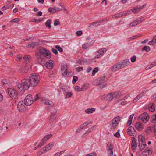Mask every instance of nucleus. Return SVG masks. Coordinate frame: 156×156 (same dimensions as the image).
<instances>
[{"instance_id":"1","label":"nucleus","mask_w":156,"mask_h":156,"mask_svg":"<svg viewBox=\"0 0 156 156\" xmlns=\"http://www.w3.org/2000/svg\"><path fill=\"white\" fill-rule=\"evenodd\" d=\"M40 80L39 76L35 73L31 74L30 79L24 78L21 80V82L18 83L16 87L19 90L23 92L27 90L31 85L34 87L36 86Z\"/></svg>"},{"instance_id":"2","label":"nucleus","mask_w":156,"mask_h":156,"mask_svg":"<svg viewBox=\"0 0 156 156\" xmlns=\"http://www.w3.org/2000/svg\"><path fill=\"white\" fill-rule=\"evenodd\" d=\"M36 56L37 62L40 64L42 63L43 59L50 58L51 56L49 51L43 47L40 48L39 51L36 52Z\"/></svg>"},{"instance_id":"3","label":"nucleus","mask_w":156,"mask_h":156,"mask_svg":"<svg viewBox=\"0 0 156 156\" xmlns=\"http://www.w3.org/2000/svg\"><path fill=\"white\" fill-rule=\"evenodd\" d=\"M120 94L118 92H112L102 96L101 99L104 101H111L114 99L119 98Z\"/></svg>"},{"instance_id":"4","label":"nucleus","mask_w":156,"mask_h":156,"mask_svg":"<svg viewBox=\"0 0 156 156\" xmlns=\"http://www.w3.org/2000/svg\"><path fill=\"white\" fill-rule=\"evenodd\" d=\"M39 99V98L38 96V94H36L34 96V99L32 98L31 95L29 94L26 97L24 100V103L27 105L30 106L31 105L34 101L37 100Z\"/></svg>"},{"instance_id":"5","label":"nucleus","mask_w":156,"mask_h":156,"mask_svg":"<svg viewBox=\"0 0 156 156\" xmlns=\"http://www.w3.org/2000/svg\"><path fill=\"white\" fill-rule=\"evenodd\" d=\"M107 80L106 77L105 76L100 77L97 79V84L99 85V88L100 89H101L107 86V84L106 82Z\"/></svg>"},{"instance_id":"6","label":"nucleus","mask_w":156,"mask_h":156,"mask_svg":"<svg viewBox=\"0 0 156 156\" xmlns=\"http://www.w3.org/2000/svg\"><path fill=\"white\" fill-rule=\"evenodd\" d=\"M139 141V147L140 150H142L146 146L145 138L142 135H139L138 136Z\"/></svg>"},{"instance_id":"7","label":"nucleus","mask_w":156,"mask_h":156,"mask_svg":"<svg viewBox=\"0 0 156 156\" xmlns=\"http://www.w3.org/2000/svg\"><path fill=\"white\" fill-rule=\"evenodd\" d=\"M57 112V109H54L51 113L50 115L48 118V121L49 123L52 124L55 121L56 117Z\"/></svg>"},{"instance_id":"8","label":"nucleus","mask_w":156,"mask_h":156,"mask_svg":"<svg viewBox=\"0 0 156 156\" xmlns=\"http://www.w3.org/2000/svg\"><path fill=\"white\" fill-rule=\"evenodd\" d=\"M8 92L10 97L12 99L16 100L18 99V93L16 90L8 88Z\"/></svg>"},{"instance_id":"9","label":"nucleus","mask_w":156,"mask_h":156,"mask_svg":"<svg viewBox=\"0 0 156 156\" xmlns=\"http://www.w3.org/2000/svg\"><path fill=\"white\" fill-rule=\"evenodd\" d=\"M150 116L148 114L145 112L141 115L138 118V119L141 120L144 123H146L148 121Z\"/></svg>"},{"instance_id":"10","label":"nucleus","mask_w":156,"mask_h":156,"mask_svg":"<svg viewBox=\"0 0 156 156\" xmlns=\"http://www.w3.org/2000/svg\"><path fill=\"white\" fill-rule=\"evenodd\" d=\"M25 105H26L23 101H20L17 105L18 109L19 111L20 112H24L26 110Z\"/></svg>"},{"instance_id":"11","label":"nucleus","mask_w":156,"mask_h":156,"mask_svg":"<svg viewBox=\"0 0 156 156\" xmlns=\"http://www.w3.org/2000/svg\"><path fill=\"white\" fill-rule=\"evenodd\" d=\"M52 136V135L51 134L46 135L42 139L41 141L37 145V147L40 148L41 146L44 144H45L46 141L51 137Z\"/></svg>"},{"instance_id":"12","label":"nucleus","mask_w":156,"mask_h":156,"mask_svg":"<svg viewBox=\"0 0 156 156\" xmlns=\"http://www.w3.org/2000/svg\"><path fill=\"white\" fill-rule=\"evenodd\" d=\"M106 149L108 153L111 156H112L113 153V147L112 143L108 142L106 146Z\"/></svg>"},{"instance_id":"13","label":"nucleus","mask_w":156,"mask_h":156,"mask_svg":"<svg viewBox=\"0 0 156 156\" xmlns=\"http://www.w3.org/2000/svg\"><path fill=\"white\" fill-rule=\"evenodd\" d=\"M106 49L105 48H102L96 52V56L95 57V58H99L101 57L106 51Z\"/></svg>"},{"instance_id":"14","label":"nucleus","mask_w":156,"mask_h":156,"mask_svg":"<svg viewBox=\"0 0 156 156\" xmlns=\"http://www.w3.org/2000/svg\"><path fill=\"white\" fill-rule=\"evenodd\" d=\"M62 9L59 8L54 7L52 8L49 7L48 9V11L51 13H56L62 10Z\"/></svg>"},{"instance_id":"15","label":"nucleus","mask_w":156,"mask_h":156,"mask_svg":"<svg viewBox=\"0 0 156 156\" xmlns=\"http://www.w3.org/2000/svg\"><path fill=\"white\" fill-rule=\"evenodd\" d=\"M88 84H86L81 87H80L78 86H76L75 87V89L76 91H77V92L83 91L87 89L88 87Z\"/></svg>"},{"instance_id":"16","label":"nucleus","mask_w":156,"mask_h":156,"mask_svg":"<svg viewBox=\"0 0 156 156\" xmlns=\"http://www.w3.org/2000/svg\"><path fill=\"white\" fill-rule=\"evenodd\" d=\"M61 72L63 76H66L67 74V66L66 65L63 64L61 66Z\"/></svg>"},{"instance_id":"17","label":"nucleus","mask_w":156,"mask_h":156,"mask_svg":"<svg viewBox=\"0 0 156 156\" xmlns=\"http://www.w3.org/2000/svg\"><path fill=\"white\" fill-rule=\"evenodd\" d=\"M127 132L129 135L134 136L135 134V131L133 127L129 126L127 129Z\"/></svg>"},{"instance_id":"18","label":"nucleus","mask_w":156,"mask_h":156,"mask_svg":"<svg viewBox=\"0 0 156 156\" xmlns=\"http://www.w3.org/2000/svg\"><path fill=\"white\" fill-rule=\"evenodd\" d=\"M120 65V67L122 69L129 64L130 62L128 59H126L122 62H119Z\"/></svg>"},{"instance_id":"19","label":"nucleus","mask_w":156,"mask_h":156,"mask_svg":"<svg viewBox=\"0 0 156 156\" xmlns=\"http://www.w3.org/2000/svg\"><path fill=\"white\" fill-rule=\"evenodd\" d=\"M120 65L119 62L115 64L112 66L111 70L113 72H116L120 69H121L120 67Z\"/></svg>"},{"instance_id":"20","label":"nucleus","mask_w":156,"mask_h":156,"mask_svg":"<svg viewBox=\"0 0 156 156\" xmlns=\"http://www.w3.org/2000/svg\"><path fill=\"white\" fill-rule=\"evenodd\" d=\"M132 142L131 144V148L132 149H135L137 146L136 140L134 137L132 138Z\"/></svg>"},{"instance_id":"21","label":"nucleus","mask_w":156,"mask_h":156,"mask_svg":"<svg viewBox=\"0 0 156 156\" xmlns=\"http://www.w3.org/2000/svg\"><path fill=\"white\" fill-rule=\"evenodd\" d=\"M53 146L52 143H49L48 145H46L45 147L43 148V151L46 152L50 150Z\"/></svg>"},{"instance_id":"22","label":"nucleus","mask_w":156,"mask_h":156,"mask_svg":"<svg viewBox=\"0 0 156 156\" xmlns=\"http://www.w3.org/2000/svg\"><path fill=\"white\" fill-rule=\"evenodd\" d=\"M53 61L49 60L45 64L46 66L48 69H51L53 67Z\"/></svg>"},{"instance_id":"23","label":"nucleus","mask_w":156,"mask_h":156,"mask_svg":"<svg viewBox=\"0 0 156 156\" xmlns=\"http://www.w3.org/2000/svg\"><path fill=\"white\" fill-rule=\"evenodd\" d=\"M135 127L138 131H141L143 129V127L142 124L140 122H137L135 125Z\"/></svg>"},{"instance_id":"24","label":"nucleus","mask_w":156,"mask_h":156,"mask_svg":"<svg viewBox=\"0 0 156 156\" xmlns=\"http://www.w3.org/2000/svg\"><path fill=\"white\" fill-rule=\"evenodd\" d=\"M121 118L120 116H117L114 118L112 120V122H114L115 124L118 125L120 120Z\"/></svg>"},{"instance_id":"25","label":"nucleus","mask_w":156,"mask_h":156,"mask_svg":"<svg viewBox=\"0 0 156 156\" xmlns=\"http://www.w3.org/2000/svg\"><path fill=\"white\" fill-rule=\"evenodd\" d=\"M152 152V151L149 148L147 147L144 150L143 153H144L147 156V155H151Z\"/></svg>"},{"instance_id":"26","label":"nucleus","mask_w":156,"mask_h":156,"mask_svg":"<svg viewBox=\"0 0 156 156\" xmlns=\"http://www.w3.org/2000/svg\"><path fill=\"white\" fill-rule=\"evenodd\" d=\"M141 22V20H138L137 21L135 20L130 24L129 27H132L139 24Z\"/></svg>"},{"instance_id":"27","label":"nucleus","mask_w":156,"mask_h":156,"mask_svg":"<svg viewBox=\"0 0 156 156\" xmlns=\"http://www.w3.org/2000/svg\"><path fill=\"white\" fill-rule=\"evenodd\" d=\"M149 110L152 112L155 110V104L153 103H150L149 105Z\"/></svg>"},{"instance_id":"28","label":"nucleus","mask_w":156,"mask_h":156,"mask_svg":"<svg viewBox=\"0 0 156 156\" xmlns=\"http://www.w3.org/2000/svg\"><path fill=\"white\" fill-rule=\"evenodd\" d=\"M89 124V123L88 122H85L84 123L81 125L80 127V129H78L76 132H80V130L81 129H83L85 126H87Z\"/></svg>"},{"instance_id":"29","label":"nucleus","mask_w":156,"mask_h":156,"mask_svg":"<svg viewBox=\"0 0 156 156\" xmlns=\"http://www.w3.org/2000/svg\"><path fill=\"white\" fill-rule=\"evenodd\" d=\"M156 42V35L154 36L153 37L152 40L150 41L148 44L150 45H154Z\"/></svg>"},{"instance_id":"30","label":"nucleus","mask_w":156,"mask_h":156,"mask_svg":"<svg viewBox=\"0 0 156 156\" xmlns=\"http://www.w3.org/2000/svg\"><path fill=\"white\" fill-rule=\"evenodd\" d=\"M101 23V22L100 20L94 22L92 23L90 25V27H93V26H96L99 25L100 23Z\"/></svg>"},{"instance_id":"31","label":"nucleus","mask_w":156,"mask_h":156,"mask_svg":"<svg viewBox=\"0 0 156 156\" xmlns=\"http://www.w3.org/2000/svg\"><path fill=\"white\" fill-rule=\"evenodd\" d=\"M95 110V108H88L85 111L86 112L87 114H90L93 113Z\"/></svg>"},{"instance_id":"32","label":"nucleus","mask_w":156,"mask_h":156,"mask_svg":"<svg viewBox=\"0 0 156 156\" xmlns=\"http://www.w3.org/2000/svg\"><path fill=\"white\" fill-rule=\"evenodd\" d=\"M23 59L25 60V62L27 63L30 62V58L29 55L25 56L23 57Z\"/></svg>"},{"instance_id":"33","label":"nucleus","mask_w":156,"mask_h":156,"mask_svg":"<svg viewBox=\"0 0 156 156\" xmlns=\"http://www.w3.org/2000/svg\"><path fill=\"white\" fill-rule=\"evenodd\" d=\"M156 66V61L155 62L152 63L151 64L148 66L147 67H146V69H151L152 67Z\"/></svg>"},{"instance_id":"34","label":"nucleus","mask_w":156,"mask_h":156,"mask_svg":"<svg viewBox=\"0 0 156 156\" xmlns=\"http://www.w3.org/2000/svg\"><path fill=\"white\" fill-rule=\"evenodd\" d=\"M151 50L150 47L148 46H145L142 48V51H145L147 52Z\"/></svg>"},{"instance_id":"35","label":"nucleus","mask_w":156,"mask_h":156,"mask_svg":"<svg viewBox=\"0 0 156 156\" xmlns=\"http://www.w3.org/2000/svg\"><path fill=\"white\" fill-rule=\"evenodd\" d=\"M141 9H140V7H138L136 8L133 9H131L132 12L134 13H136L140 11Z\"/></svg>"},{"instance_id":"36","label":"nucleus","mask_w":156,"mask_h":156,"mask_svg":"<svg viewBox=\"0 0 156 156\" xmlns=\"http://www.w3.org/2000/svg\"><path fill=\"white\" fill-rule=\"evenodd\" d=\"M51 20H47L46 22L45 23V25L48 28L50 29L51 28Z\"/></svg>"},{"instance_id":"37","label":"nucleus","mask_w":156,"mask_h":156,"mask_svg":"<svg viewBox=\"0 0 156 156\" xmlns=\"http://www.w3.org/2000/svg\"><path fill=\"white\" fill-rule=\"evenodd\" d=\"M118 125L115 124L114 122H112V124L111 125L110 129L112 131L114 130L116 128Z\"/></svg>"},{"instance_id":"38","label":"nucleus","mask_w":156,"mask_h":156,"mask_svg":"<svg viewBox=\"0 0 156 156\" xmlns=\"http://www.w3.org/2000/svg\"><path fill=\"white\" fill-rule=\"evenodd\" d=\"M40 99L41 100V101L42 103L44 104L47 105V101L48 100L46 99L45 98H40Z\"/></svg>"},{"instance_id":"39","label":"nucleus","mask_w":156,"mask_h":156,"mask_svg":"<svg viewBox=\"0 0 156 156\" xmlns=\"http://www.w3.org/2000/svg\"><path fill=\"white\" fill-rule=\"evenodd\" d=\"M47 104L50 105V106H48V109H50L51 107H52L54 105V104L53 102L52 101L48 100L47 101Z\"/></svg>"},{"instance_id":"40","label":"nucleus","mask_w":156,"mask_h":156,"mask_svg":"<svg viewBox=\"0 0 156 156\" xmlns=\"http://www.w3.org/2000/svg\"><path fill=\"white\" fill-rule=\"evenodd\" d=\"M37 42L32 43L31 44L28 45L27 47L28 48H33L35 46L36 44H37Z\"/></svg>"},{"instance_id":"41","label":"nucleus","mask_w":156,"mask_h":156,"mask_svg":"<svg viewBox=\"0 0 156 156\" xmlns=\"http://www.w3.org/2000/svg\"><path fill=\"white\" fill-rule=\"evenodd\" d=\"M154 121H156V114L153 115L151 119V122H153Z\"/></svg>"},{"instance_id":"42","label":"nucleus","mask_w":156,"mask_h":156,"mask_svg":"<svg viewBox=\"0 0 156 156\" xmlns=\"http://www.w3.org/2000/svg\"><path fill=\"white\" fill-rule=\"evenodd\" d=\"M122 17L120 12L116 14L113 16V18H116L119 17Z\"/></svg>"},{"instance_id":"43","label":"nucleus","mask_w":156,"mask_h":156,"mask_svg":"<svg viewBox=\"0 0 156 156\" xmlns=\"http://www.w3.org/2000/svg\"><path fill=\"white\" fill-rule=\"evenodd\" d=\"M16 60L17 62H20L22 59V57L20 55H17L16 56Z\"/></svg>"},{"instance_id":"44","label":"nucleus","mask_w":156,"mask_h":156,"mask_svg":"<svg viewBox=\"0 0 156 156\" xmlns=\"http://www.w3.org/2000/svg\"><path fill=\"white\" fill-rule=\"evenodd\" d=\"M142 36V35L141 34H137V35L133 36L131 37V38L132 39H135L139 37H141Z\"/></svg>"},{"instance_id":"45","label":"nucleus","mask_w":156,"mask_h":156,"mask_svg":"<svg viewBox=\"0 0 156 156\" xmlns=\"http://www.w3.org/2000/svg\"><path fill=\"white\" fill-rule=\"evenodd\" d=\"M98 71V67H96L94 68L92 72V75H94L95 73Z\"/></svg>"},{"instance_id":"46","label":"nucleus","mask_w":156,"mask_h":156,"mask_svg":"<svg viewBox=\"0 0 156 156\" xmlns=\"http://www.w3.org/2000/svg\"><path fill=\"white\" fill-rule=\"evenodd\" d=\"M65 151H62L60 152H58L55 154H54V156H59L61 155L62 154H63L65 152Z\"/></svg>"},{"instance_id":"47","label":"nucleus","mask_w":156,"mask_h":156,"mask_svg":"<svg viewBox=\"0 0 156 156\" xmlns=\"http://www.w3.org/2000/svg\"><path fill=\"white\" fill-rule=\"evenodd\" d=\"M78 80V77L76 76H74L73 77V79L72 81V83L73 84H75L76 82Z\"/></svg>"},{"instance_id":"48","label":"nucleus","mask_w":156,"mask_h":156,"mask_svg":"<svg viewBox=\"0 0 156 156\" xmlns=\"http://www.w3.org/2000/svg\"><path fill=\"white\" fill-rule=\"evenodd\" d=\"M55 48L57 49H58L60 52H62L63 51L62 49L59 46L56 45Z\"/></svg>"},{"instance_id":"49","label":"nucleus","mask_w":156,"mask_h":156,"mask_svg":"<svg viewBox=\"0 0 156 156\" xmlns=\"http://www.w3.org/2000/svg\"><path fill=\"white\" fill-rule=\"evenodd\" d=\"M143 93H144V92H143V93H141L139 95H137L136 97V98L138 99V100L140 98L144 95Z\"/></svg>"},{"instance_id":"50","label":"nucleus","mask_w":156,"mask_h":156,"mask_svg":"<svg viewBox=\"0 0 156 156\" xmlns=\"http://www.w3.org/2000/svg\"><path fill=\"white\" fill-rule=\"evenodd\" d=\"M132 120V118H129L128 121L127 123V125L128 126H130L131 124Z\"/></svg>"},{"instance_id":"51","label":"nucleus","mask_w":156,"mask_h":156,"mask_svg":"<svg viewBox=\"0 0 156 156\" xmlns=\"http://www.w3.org/2000/svg\"><path fill=\"white\" fill-rule=\"evenodd\" d=\"M136 60V56L135 55H134L131 58V61L132 62H134Z\"/></svg>"},{"instance_id":"52","label":"nucleus","mask_w":156,"mask_h":156,"mask_svg":"<svg viewBox=\"0 0 156 156\" xmlns=\"http://www.w3.org/2000/svg\"><path fill=\"white\" fill-rule=\"evenodd\" d=\"M89 46L88 44L87 43L85 44H84L82 46V48L83 49H86Z\"/></svg>"},{"instance_id":"53","label":"nucleus","mask_w":156,"mask_h":156,"mask_svg":"<svg viewBox=\"0 0 156 156\" xmlns=\"http://www.w3.org/2000/svg\"><path fill=\"white\" fill-rule=\"evenodd\" d=\"M20 20H11L10 21V25H11L13 24V23H17Z\"/></svg>"},{"instance_id":"54","label":"nucleus","mask_w":156,"mask_h":156,"mask_svg":"<svg viewBox=\"0 0 156 156\" xmlns=\"http://www.w3.org/2000/svg\"><path fill=\"white\" fill-rule=\"evenodd\" d=\"M120 136L119 133V131L118 130V131L114 134V136L116 137H119Z\"/></svg>"},{"instance_id":"55","label":"nucleus","mask_w":156,"mask_h":156,"mask_svg":"<svg viewBox=\"0 0 156 156\" xmlns=\"http://www.w3.org/2000/svg\"><path fill=\"white\" fill-rule=\"evenodd\" d=\"M72 94L71 92H69L66 94V98L71 97L72 96Z\"/></svg>"},{"instance_id":"56","label":"nucleus","mask_w":156,"mask_h":156,"mask_svg":"<svg viewBox=\"0 0 156 156\" xmlns=\"http://www.w3.org/2000/svg\"><path fill=\"white\" fill-rule=\"evenodd\" d=\"M76 34L78 36H80L82 34V32L81 31H78L76 32Z\"/></svg>"},{"instance_id":"57","label":"nucleus","mask_w":156,"mask_h":156,"mask_svg":"<svg viewBox=\"0 0 156 156\" xmlns=\"http://www.w3.org/2000/svg\"><path fill=\"white\" fill-rule=\"evenodd\" d=\"M152 129L150 127H148L146 130V132L148 133H149L151 131Z\"/></svg>"},{"instance_id":"58","label":"nucleus","mask_w":156,"mask_h":156,"mask_svg":"<svg viewBox=\"0 0 156 156\" xmlns=\"http://www.w3.org/2000/svg\"><path fill=\"white\" fill-rule=\"evenodd\" d=\"M44 151H43V150H41L40 151H38L37 153V155H40L41 154H42L43 153H44Z\"/></svg>"},{"instance_id":"59","label":"nucleus","mask_w":156,"mask_h":156,"mask_svg":"<svg viewBox=\"0 0 156 156\" xmlns=\"http://www.w3.org/2000/svg\"><path fill=\"white\" fill-rule=\"evenodd\" d=\"M96 154L95 153H92L88 154H87L85 156H96Z\"/></svg>"},{"instance_id":"60","label":"nucleus","mask_w":156,"mask_h":156,"mask_svg":"<svg viewBox=\"0 0 156 156\" xmlns=\"http://www.w3.org/2000/svg\"><path fill=\"white\" fill-rule=\"evenodd\" d=\"M121 13V15H122V16H126L127 14H129V13H128L126 11L122 12H120Z\"/></svg>"},{"instance_id":"61","label":"nucleus","mask_w":156,"mask_h":156,"mask_svg":"<svg viewBox=\"0 0 156 156\" xmlns=\"http://www.w3.org/2000/svg\"><path fill=\"white\" fill-rule=\"evenodd\" d=\"M9 8L8 6H4L2 8V10H5Z\"/></svg>"},{"instance_id":"62","label":"nucleus","mask_w":156,"mask_h":156,"mask_svg":"<svg viewBox=\"0 0 156 156\" xmlns=\"http://www.w3.org/2000/svg\"><path fill=\"white\" fill-rule=\"evenodd\" d=\"M60 24V22L58 20H55L54 23V25L55 26H57L58 25Z\"/></svg>"},{"instance_id":"63","label":"nucleus","mask_w":156,"mask_h":156,"mask_svg":"<svg viewBox=\"0 0 156 156\" xmlns=\"http://www.w3.org/2000/svg\"><path fill=\"white\" fill-rule=\"evenodd\" d=\"M83 68L82 67H77V68H76V69L77 70V71L78 72H79L81 70H83Z\"/></svg>"},{"instance_id":"64","label":"nucleus","mask_w":156,"mask_h":156,"mask_svg":"<svg viewBox=\"0 0 156 156\" xmlns=\"http://www.w3.org/2000/svg\"><path fill=\"white\" fill-rule=\"evenodd\" d=\"M52 51L53 53H55V54H58V51L57 49H55L54 48H53L52 49Z\"/></svg>"}]
</instances>
